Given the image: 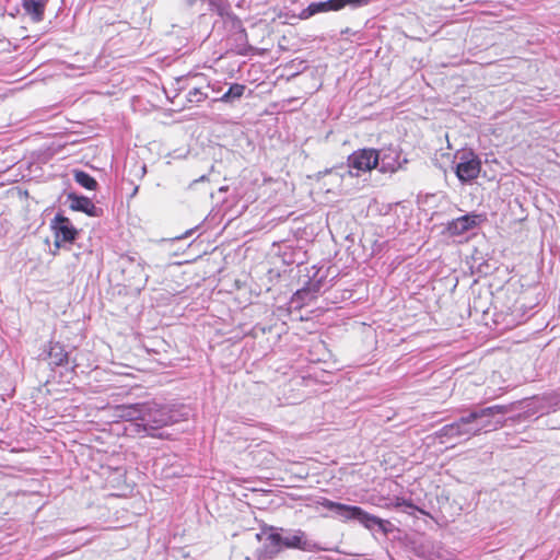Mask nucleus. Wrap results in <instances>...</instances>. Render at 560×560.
<instances>
[{
	"mask_svg": "<svg viewBox=\"0 0 560 560\" xmlns=\"http://www.w3.org/2000/svg\"><path fill=\"white\" fill-rule=\"evenodd\" d=\"M73 257L77 259V260H80L81 256L83 255H86V256H90L91 255V252H73Z\"/></svg>",
	"mask_w": 560,
	"mask_h": 560,
	"instance_id": "393cba45",
	"label": "nucleus"
},
{
	"mask_svg": "<svg viewBox=\"0 0 560 560\" xmlns=\"http://www.w3.org/2000/svg\"><path fill=\"white\" fill-rule=\"evenodd\" d=\"M400 152L396 148L377 150V166L381 173H394L400 166Z\"/></svg>",
	"mask_w": 560,
	"mask_h": 560,
	"instance_id": "1a4fd4ad",
	"label": "nucleus"
},
{
	"mask_svg": "<svg viewBox=\"0 0 560 560\" xmlns=\"http://www.w3.org/2000/svg\"><path fill=\"white\" fill-rule=\"evenodd\" d=\"M198 0H182L187 7H192Z\"/></svg>",
	"mask_w": 560,
	"mask_h": 560,
	"instance_id": "a878e982",
	"label": "nucleus"
},
{
	"mask_svg": "<svg viewBox=\"0 0 560 560\" xmlns=\"http://www.w3.org/2000/svg\"><path fill=\"white\" fill-rule=\"evenodd\" d=\"M191 233H192V230H189V231H187V232L185 233V235H184V236H182L180 238L187 237V236H189Z\"/></svg>",
	"mask_w": 560,
	"mask_h": 560,
	"instance_id": "cd10ccee",
	"label": "nucleus"
},
{
	"mask_svg": "<svg viewBox=\"0 0 560 560\" xmlns=\"http://www.w3.org/2000/svg\"><path fill=\"white\" fill-rule=\"evenodd\" d=\"M135 167L137 168V175L139 177H143L147 173V165L145 164H141V165H135Z\"/></svg>",
	"mask_w": 560,
	"mask_h": 560,
	"instance_id": "b1692460",
	"label": "nucleus"
},
{
	"mask_svg": "<svg viewBox=\"0 0 560 560\" xmlns=\"http://www.w3.org/2000/svg\"><path fill=\"white\" fill-rule=\"evenodd\" d=\"M207 88H208V89H211V91H212L213 93H215V94L221 93V92H222V90H223V86H222L221 82H219V81L213 82V83H210V82H209V83L207 84Z\"/></svg>",
	"mask_w": 560,
	"mask_h": 560,
	"instance_id": "412c9836",
	"label": "nucleus"
},
{
	"mask_svg": "<svg viewBox=\"0 0 560 560\" xmlns=\"http://www.w3.org/2000/svg\"><path fill=\"white\" fill-rule=\"evenodd\" d=\"M54 237L73 247L79 236V230L72 224L69 218L57 213L50 222Z\"/></svg>",
	"mask_w": 560,
	"mask_h": 560,
	"instance_id": "6e6552de",
	"label": "nucleus"
},
{
	"mask_svg": "<svg viewBox=\"0 0 560 560\" xmlns=\"http://www.w3.org/2000/svg\"><path fill=\"white\" fill-rule=\"evenodd\" d=\"M73 177L77 184L88 190H96L98 187L97 180L84 171L75 170L73 172Z\"/></svg>",
	"mask_w": 560,
	"mask_h": 560,
	"instance_id": "dca6fc26",
	"label": "nucleus"
},
{
	"mask_svg": "<svg viewBox=\"0 0 560 560\" xmlns=\"http://www.w3.org/2000/svg\"><path fill=\"white\" fill-rule=\"evenodd\" d=\"M49 0H22L21 5L25 15L32 22L39 23L44 21L45 10Z\"/></svg>",
	"mask_w": 560,
	"mask_h": 560,
	"instance_id": "f8f14e48",
	"label": "nucleus"
},
{
	"mask_svg": "<svg viewBox=\"0 0 560 560\" xmlns=\"http://www.w3.org/2000/svg\"><path fill=\"white\" fill-rule=\"evenodd\" d=\"M342 9L341 0H326L319 2H312L299 13L300 20H307L318 13L338 11Z\"/></svg>",
	"mask_w": 560,
	"mask_h": 560,
	"instance_id": "9b49d317",
	"label": "nucleus"
},
{
	"mask_svg": "<svg viewBox=\"0 0 560 560\" xmlns=\"http://www.w3.org/2000/svg\"><path fill=\"white\" fill-rule=\"evenodd\" d=\"M115 417L129 423L126 430L145 436L163 438L161 429L186 419L188 413L171 405L144 401L116 406Z\"/></svg>",
	"mask_w": 560,
	"mask_h": 560,
	"instance_id": "f257e3e1",
	"label": "nucleus"
},
{
	"mask_svg": "<svg viewBox=\"0 0 560 560\" xmlns=\"http://www.w3.org/2000/svg\"><path fill=\"white\" fill-rule=\"evenodd\" d=\"M404 503H405V498H401V497H395V498L393 499V501L390 502V505H392L393 508L398 509V508H404Z\"/></svg>",
	"mask_w": 560,
	"mask_h": 560,
	"instance_id": "5701e85b",
	"label": "nucleus"
},
{
	"mask_svg": "<svg viewBox=\"0 0 560 560\" xmlns=\"http://www.w3.org/2000/svg\"><path fill=\"white\" fill-rule=\"evenodd\" d=\"M455 160V175L462 184L471 183L479 176L481 160L471 149L458 151Z\"/></svg>",
	"mask_w": 560,
	"mask_h": 560,
	"instance_id": "423d86ee",
	"label": "nucleus"
},
{
	"mask_svg": "<svg viewBox=\"0 0 560 560\" xmlns=\"http://www.w3.org/2000/svg\"><path fill=\"white\" fill-rule=\"evenodd\" d=\"M138 189H139V187H138V186H136V187L133 188V190H132V192H131L130 197H135V196L137 195V192H138Z\"/></svg>",
	"mask_w": 560,
	"mask_h": 560,
	"instance_id": "bb28decb",
	"label": "nucleus"
},
{
	"mask_svg": "<svg viewBox=\"0 0 560 560\" xmlns=\"http://www.w3.org/2000/svg\"><path fill=\"white\" fill-rule=\"evenodd\" d=\"M550 404L553 407L560 409V392H557V393L552 394V396L550 397Z\"/></svg>",
	"mask_w": 560,
	"mask_h": 560,
	"instance_id": "4be33fe9",
	"label": "nucleus"
},
{
	"mask_svg": "<svg viewBox=\"0 0 560 560\" xmlns=\"http://www.w3.org/2000/svg\"><path fill=\"white\" fill-rule=\"evenodd\" d=\"M47 359L50 365L62 366L69 362V353L66 351L63 345L51 341L48 346Z\"/></svg>",
	"mask_w": 560,
	"mask_h": 560,
	"instance_id": "ddd939ff",
	"label": "nucleus"
},
{
	"mask_svg": "<svg viewBox=\"0 0 560 560\" xmlns=\"http://www.w3.org/2000/svg\"><path fill=\"white\" fill-rule=\"evenodd\" d=\"M241 34L246 37V32H245V28H241Z\"/></svg>",
	"mask_w": 560,
	"mask_h": 560,
	"instance_id": "c85d7f7f",
	"label": "nucleus"
},
{
	"mask_svg": "<svg viewBox=\"0 0 560 560\" xmlns=\"http://www.w3.org/2000/svg\"><path fill=\"white\" fill-rule=\"evenodd\" d=\"M318 504L332 512L341 522H357L371 533L377 530L387 536L395 530L390 521L371 514L361 506L335 502L327 498H322Z\"/></svg>",
	"mask_w": 560,
	"mask_h": 560,
	"instance_id": "20e7f679",
	"label": "nucleus"
},
{
	"mask_svg": "<svg viewBox=\"0 0 560 560\" xmlns=\"http://www.w3.org/2000/svg\"><path fill=\"white\" fill-rule=\"evenodd\" d=\"M342 1V9L347 5H350L352 8H360L363 5H366L371 0H341Z\"/></svg>",
	"mask_w": 560,
	"mask_h": 560,
	"instance_id": "aec40b11",
	"label": "nucleus"
},
{
	"mask_svg": "<svg viewBox=\"0 0 560 560\" xmlns=\"http://www.w3.org/2000/svg\"><path fill=\"white\" fill-rule=\"evenodd\" d=\"M512 405H493L483 407L474 405L462 410L460 416L452 423L443 425L435 432L436 439L445 443L455 439L468 440L502 427L504 416L512 411Z\"/></svg>",
	"mask_w": 560,
	"mask_h": 560,
	"instance_id": "f03ea898",
	"label": "nucleus"
},
{
	"mask_svg": "<svg viewBox=\"0 0 560 560\" xmlns=\"http://www.w3.org/2000/svg\"><path fill=\"white\" fill-rule=\"evenodd\" d=\"M67 198L70 201V209L73 211L82 212L93 218H98L103 214V210L96 207L86 196L69 192Z\"/></svg>",
	"mask_w": 560,
	"mask_h": 560,
	"instance_id": "9d476101",
	"label": "nucleus"
},
{
	"mask_svg": "<svg viewBox=\"0 0 560 560\" xmlns=\"http://www.w3.org/2000/svg\"><path fill=\"white\" fill-rule=\"evenodd\" d=\"M75 368H78L77 363L73 364L72 370L74 371Z\"/></svg>",
	"mask_w": 560,
	"mask_h": 560,
	"instance_id": "c756f323",
	"label": "nucleus"
},
{
	"mask_svg": "<svg viewBox=\"0 0 560 560\" xmlns=\"http://www.w3.org/2000/svg\"><path fill=\"white\" fill-rule=\"evenodd\" d=\"M261 534L266 537L262 546L258 549V558L264 560L275 559L284 549H298L305 552L330 550L310 539L307 534L300 528L265 525Z\"/></svg>",
	"mask_w": 560,
	"mask_h": 560,
	"instance_id": "7ed1b4c3",
	"label": "nucleus"
},
{
	"mask_svg": "<svg viewBox=\"0 0 560 560\" xmlns=\"http://www.w3.org/2000/svg\"><path fill=\"white\" fill-rule=\"evenodd\" d=\"M404 508H405V512L412 515L413 512L418 511L420 512L421 514H425L424 510L418 508L411 499H406L405 498V503H404Z\"/></svg>",
	"mask_w": 560,
	"mask_h": 560,
	"instance_id": "a211bd4d",
	"label": "nucleus"
},
{
	"mask_svg": "<svg viewBox=\"0 0 560 560\" xmlns=\"http://www.w3.org/2000/svg\"><path fill=\"white\" fill-rule=\"evenodd\" d=\"M245 91V84L231 83L226 92H224L220 97L212 98L211 102H221L224 104L233 105L244 96Z\"/></svg>",
	"mask_w": 560,
	"mask_h": 560,
	"instance_id": "4468645a",
	"label": "nucleus"
},
{
	"mask_svg": "<svg viewBox=\"0 0 560 560\" xmlns=\"http://www.w3.org/2000/svg\"><path fill=\"white\" fill-rule=\"evenodd\" d=\"M322 288V281L318 280V281H315V282H308L305 287H303L302 289L298 290L295 293H294V299H299V300H312L316 296V294L319 292Z\"/></svg>",
	"mask_w": 560,
	"mask_h": 560,
	"instance_id": "2eb2a0df",
	"label": "nucleus"
},
{
	"mask_svg": "<svg viewBox=\"0 0 560 560\" xmlns=\"http://www.w3.org/2000/svg\"><path fill=\"white\" fill-rule=\"evenodd\" d=\"M377 166V150L363 148L352 152L347 159V165H339L326 170V175L337 176L342 180L346 177H359L361 173H366Z\"/></svg>",
	"mask_w": 560,
	"mask_h": 560,
	"instance_id": "39448f33",
	"label": "nucleus"
},
{
	"mask_svg": "<svg viewBox=\"0 0 560 560\" xmlns=\"http://www.w3.org/2000/svg\"><path fill=\"white\" fill-rule=\"evenodd\" d=\"M486 220L483 214L470 212L459 218L448 221L443 233L448 236H462L465 233L476 229Z\"/></svg>",
	"mask_w": 560,
	"mask_h": 560,
	"instance_id": "0eeeda50",
	"label": "nucleus"
},
{
	"mask_svg": "<svg viewBox=\"0 0 560 560\" xmlns=\"http://www.w3.org/2000/svg\"><path fill=\"white\" fill-rule=\"evenodd\" d=\"M183 80H184L183 78H179V79L177 80V83H180Z\"/></svg>",
	"mask_w": 560,
	"mask_h": 560,
	"instance_id": "7c9ffc66",
	"label": "nucleus"
},
{
	"mask_svg": "<svg viewBox=\"0 0 560 560\" xmlns=\"http://www.w3.org/2000/svg\"><path fill=\"white\" fill-rule=\"evenodd\" d=\"M208 97V93L205 92L201 88H191L186 95V100L189 103H201Z\"/></svg>",
	"mask_w": 560,
	"mask_h": 560,
	"instance_id": "f3484780",
	"label": "nucleus"
},
{
	"mask_svg": "<svg viewBox=\"0 0 560 560\" xmlns=\"http://www.w3.org/2000/svg\"><path fill=\"white\" fill-rule=\"evenodd\" d=\"M60 249L72 250V247L67 243H63L62 241L55 238L54 249L51 250V254L56 256L58 254V250Z\"/></svg>",
	"mask_w": 560,
	"mask_h": 560,
	"instance_id": "6ab92c4d",
	"label": "nucleus"
}]
</instances>
